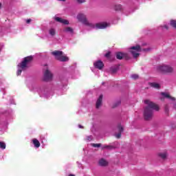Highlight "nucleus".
<instances>
[{"label": "nucleus", "mask_w": 176, "mask_h": 176, "mask_svg": "<svg viewBox=\"0 0 176 176\" xmlns=\"http://www.w3.org/2000/svg\"><path fill=\"white\" fill-rule=\"evenodd\" d=\"M1 47H0V52H1Z\"/></svg>", "instance_id": "nucleus-38"}, {"label": "nucleus", "mask_w": 176, "mask_h": 176, "mask_svg": "<svg viewBox=\"0 0 176 176\" xmlns=\"http://www.w3.org/2000/svg\"><path fill=\"white\" fill-rule=\"evenodd\" d=\"M170 25L173 27V28L176 29V21L175 20H170Z\"/></svg>", "instance_id": "nucleus-23"}, {"label": "nucleus", "mask_w": 176, "mask_h": 176, "mask_svg": "<svg viewBox=\"0 0 176 176\" xmlns=\"http://www.w3.org/2000/svg\"><path fill=\"white\" fill-rule=\"evenodd\" d=\"M76 18H77V20H78V21L83 23L84 25H86L89 28H90V27H93V23L87 20V17L86 16V14L83 13H79L78 14Z\"/></svg>", "instance_id": "nucleus-5"}, {"label": "nucleus", "mask_w": 176, "mask_h": 176, "mask_svg": "<svg viewBox=\"0 0 176 176\" xmlns=\"http://www.w3.org/2000/svg\"><path fill=\"white\" fill-rule=\"evenodd\" d=\"M104 56L105 57H107V58H109V56H111V52L107 53Z\"/></svg>", "instance_id": "nucleus-30"}, {"label": "nucleus", "mask_w": 176, "mask_h": 176, "mask_svg": "<svg viewBox=\"0 0 176 176\" xmlns=\"http://www.w3.org/2000/svg\"><path fill=\"white\" fill-rule=\"evenodd\" d=\"M119 104H120V102H118V104L119 105Z\"/></svg>", "instance_id": "nucleus-37"}, {"label": "nucleus", "mask_w": 176, "mask_h": 176, "mask_svg": "<svg viewBox=\"0 0 176 176\" xmlns=\"http://www.w3.org/2000/svg\"><path fill=\"white\" fill-rule=\"evenodd\" d=\"M95 68H98V69H102L104 68V63L101 60H98L94 63Z\"/></svg>", "instance_id": "nucleus-13"}, {"label": "nucleus", "mask_w": 176, "mask_h": 176, "mask_svg": "<svg viewBox=\"0 0 176 176\" xmlns=\"http://www.w3.org/2000/svg\"><path fill=\"white\" fill-rule=\"evenodd\" d=\"M31 21H32L31 19H29L26 20L27 24H30V23H31Z\"/></svg>", "instance_id": "nucleus-32"}, {"label": "nucleus", "mask_w": 176, "mask_h": 176, "mask_svg": "<svg viewBox=\"0 0 176 176\" xmlns=\"http://www.w3.org/2000/svg\"><path fill=\"white\" fill-rule=\"evenodd\" d=\"M63 32L65 34H69V35H74V28L69 26H66L63 28Z\"/></svg>", "instance_id": "nucleus-11"}, {"label": "nucleus", "mask_w": 176, "mask_h": 176, "mask_svg": "<svg viewBox=\"0 0 176 176\" xmlns=\"http://www.w3.org/2000/svg\"><path fill=\"white\" fill-rule=\"evenodd\" d=\"M102 104V95H100L96 101V108L98 109Z\"/></svg>", "instance_id": "nucleus-16"}, {"label": "nucleus", "mask_w": 176, "mask_h": 176, "mask_svg": "<svg viewBox=\"0 0 176 176\" xmlns=\"http://www.w3.org/2000/svg\"><path fill=\"white\" fill-rule=\"evenodd\" d=\"M91 146H94V148H100L101 144H92Z\"/></svg>", "instance_id": "nucleus-26"}, {"label": "nucleus", "mask_w": 176, "mask_h": 176, "mask_svg": "<svg viewBox=\"0 0 176 176\" xmlns=\"http://www.w3.org/2000/svg\"><path fill=\"white\" fill-rule=\"evenodd\" d=\"M78 127H79V129H83V126H82V125H78Z\"/></svg>", "instance_id": "nucleus-34"}, {"label": "nucleus", "mask_w": 176, "mask_h": 176, "mask_svg": "<svg viewBox=\"0 0 176 176\" xmlns=\"http://www.w3.org/2000/svg\"><path fill=\"white\" fill-rule=\"evenodd\" d=\"M48 34L50 36H56V30L54 28H51L48 30Z\"/></svg>", "instance_id": "nucleus-17"}, {"label": "nucleus", "mask_w": 176, "mask_h": 176, "mask_svg": "<svg viewBox=\"0 0 176 176\" xmlns=\"http://www.w3.org/2000/svg\"><path fill=\"white\" fill-rule=\"evenodd\" d=\"M142 52V48L140 45L133 46L129 48V53H131L134 58L140 56V53Z\"/></svg>", "instance_id": "nucleus-6"}, {"label": "nucleus", "mask_w": 176, "mask_h": 176, "mask_svg": "<svg viewBox=\"0 0 176 176\" xmlns=\"http://www.w3.org/2000/svg\"><path fill=\"white\" fill-rule=\"evenodd\" d=\"M32 60V56L25 57L21 62V63L18 64L17 65V72L16 75L19 76L21 75L23 71H25L28 68V63Z\"/></svg>", "instance_id": "nucleus-2"}, {"label": "nucleus", "mask_w": 176, "mask_h": 176, "mask_svg": "<svg viewBox=\"0 0 176 176\" xmlns=\"http://www.w3.org/2000/svg\"><path fill=\"white\" fill-rule=\"evenodd\" d=\"M166 111H168L167 109H166Z\"/></svg>", "instance_id": "nucleus-39"}, {"label": "nucleus", "mask_w": 176, "mask_h": 176, "mask_svg": "<svg viewBox=\"0 0 176 176\" xmlns=\"http://www.w3.org/2000/svg\"><path fill=\"white\" fill-rule=\"evenodd\" d=\"M160 157H161L162 159H166V157H167V153L164 152V153H160L159 154Z\"/></svg>", "instance_id": "nucleus-22"}, {"label": "nucleus", "mask_w": 176, "mask_h": 176, "mask_svg": "<svg viewBox=\"0 0 176 176\" xmlns=\"http://www.w3.org/2000/svg\"><path fill=\"white\" fill-rule=\"evenodd\" d=\"M38 93L40 97H47V89L42 88L38 90Z\"/></svg>", "instance_id": "nucleus-12"}, {"label": "nucleus", "mask_w": 176, "mask_h": 176, "mask_svg": "<svg viewBox=\"0 0 176 176\" xmlns=\"http://www.w3.org/2000/svg\"><path fill=\"white\" fill-rule=\"evenodd\" d=\"M144 52H149V50H151V49L147 48V49H144L142 50Z\"/></svg>", "instance_id": "nucleus-33"}, {"label": "nucleus", "mask_w": 176, "mask_h": 176, "mask_svg": "<svg viewBox=\"0 0 176 176\" xmlns=\"http://www.w3.org/2000/svg\"><path fill=\"white\" fill-rule=\"evenodd\" d=\"M131 78H132L133 79H138V75H137V74H133V75L131 76Z\"/></svg>", "instance_id": "nucleus-28"}, {"label": "nucleus", "mask_w": 176, "mask_h": 176, "mask_svg": "<svg viewBox=\"0 0 176 176\" xmlns=\"http://www.w3.org/2000/svg\"><path fill=\"white\" fill-rule=\"evenodd\" d=\"M51 54H52L53 56L56 58V60H58V61H62L63 63L69 61V58L68 56L64 55V53L63 51H54L51 52Z\"/></svg>", "instance_id": "nucleus-4"}, {"label": "nucleus", "mask_w": 176, "mask_h": 176, "mask_svg": "<svg viewBox=\"0 0 176 176\" xmlns=\"http://www.w3.org/2000/svg\"><path fill=\"white\" fill-rule=\"evenodd\" d=\"M98 164L99 166H100L101 167H107L109 164L108 161L104 160L103 158L100 159L98 161Z\"/></svg>", "instance_id": "nucleus-14"}, {"label": "nucleus", "mask_w": 176, "mask_h": 176, "mask_svg": "<svg viewBox=\"0 0 176 176\" xmlns=\"http://www.w3.org/2000/svg\"><path fill=\"white\" fill-rule=\"evenodd\" d=\"M2 8V4L0 3V9Z\"/></svg>", "instance_id": "nucleus-36"}, {"label": "nucleus", "mask_w": 176, "mask_h": 176, "mask_svg": "<svg viewBox=\"0 0 176 176\" xmlns=\"http://www.w3.org/2000/svg\"><path fill=\"white\" fill-rule=\"evenodd\" d=\"M32 142L35 148H39V146H41V142H39L38 140L33 139Z\"/></svg>", "instance_id": "nucleus-20"}, {"label": "nucleus", "mask_w": 176, "mask_h": 176, "mask_svg": "<svg viewBox=\"0 0 176 176\" xmlns=\"http://www.w3.org/2000/svg\"><path fill=\"white\" fill-rule=\"evenodd\" d=\"M160 30H168V26L167 25H163L160 26Z\"/></svg>", "instance_id": "nucleus-25"}, {"label": "nucleus", "mask_w": 176, "mask_h": 176, "mask_svg": "<svg viewBox=\"0 0 176 176\" xmlns=\"http://www.w3.org/2000/svg\"><path fill=\"white\" fill-rule=\"evenodd\" d=\"M156 69L158 72L165 75H172V74H174V67L170 65H160L157 67Z\"/></svg>", "instance_id": "nucleus-3"}, {"label": "nucleus", "mask_w": 176, "mask_h": 176, "mask_svg": "<svg viewBox=\"0 0 176 176\" xmlns=\"http://www.w3.org/2000/svg\"><path fill=\"white\" fill-rule=\"evenodd\" d=\"M77 2L78 3H85V2H86V0H77Z\"/></svg>", "instance_id": "nucleus-29"}, {"label": "nucleus", "mask_w": 176, "mask_h": 176, "mask_svg": "<svg viewBox=\"0 0 176 176\" xmlns=\"http://www.w3.org/2000/svg\"><path fill=\"white\" fill-rule=\"evenodd\" d=\"M114 10L117 12H122V10H124V7L120 4H117L114 6Z\"/></svg>", "instance_id": "nucleus-18"}, {"label": "nucleus", "mask_w": 176, "mask_h": 176, "mask_svg": "<svg viewBox=\"0 0 176 176\" xmlns=\"http://www.w3.org/2000/svg\"><path fill=\"white\" fill-rule=\"evenodd\" d=\"M118 131L119 133L118 134H116V138H120L122 135V131H123V126H122V125H118Z\"/></svg>", "instance_id": "nucleus-19"}, {"label": "nucleus", "mask_w": 176, "mask_h": 176, "mask_svg": "<svg viewBox=\"0 0 176 176\" xmlns=\"http://www.w3.org/2000/svg\"><path fill=\"white\" fill-rule=\"evenodd\" d=\"M54 21L58 23H61V24H64L65 25H69V21L58 16H54Z\"/></svg>", "instance_id": "nucleus-9"}, {"label": "nucleus", "mask_w": 176, "mask_h": 176, "mask_svg": "<svg viewBox=\"0 0 176 176\" xmlns=\"http://www.w3.org/2000/svg\"><path fill=\"white\" fill-rule=\"evenodd\" d=\"M150 86L154 89H160V85L157 82H151L150 83Z\"/></svg>", "instance_id": "nucleus-21"}, {"label": "nucleus", "mask_w": 176, "mask_h": 176, "mask_svg": "<svg viewBox=\"0 0 176 176\" xmlns=\"http://www.w3.org/2000/svg\"><path fill=\"white\" fill-rule=\"evenodd\" d=\"M116 57L118 60H122V58H125L126 60H129V54L126 53L118 52L116 54Z\"/></svg>", "instance_id": "nucleus-10"}, {"label": "nucleus", "mask_w": 176, "mask_h": 176, "mask_svg": "<svg viewBox=\"0 0 176 176\" xmlns=\"http://www.w3.org/2000/svg\"><path fill=\"white\" fill-rule=\"evenodd\" d=\"M161 94L165 98H168V100H170L171 101H175V98L170 96V94L162 92Z\"/></svg>", "instance_id": "nucleus-15"}, {"label": "nucleus", "mask_w": 176, "mask_h": 176, "mask_svg": "<svg viewBox=\"0 0 176 176\" xmlns=\"http://www.w3.org/2000/svg\"><path fill=\"white\" fill-rule=\"evenodd\" d=\"M91 140H93V136L91 135L87 136L86 138V141H91Z\"/></svg>", "instance_id": "nucleus-27"}, {"label": "nucleus", "mask_w": 176, "mask_h": 176, "mask_svg": "<svg viewBox=\"0 0 176 176\" xmlns=\"http://www.w3.org/2000/svg\"><path fill=\"white\" fill-rule=\"evenodd\" d=\"M111 24L107 22H100L98 23H92V26H89V28H96V30H104L109 27Z\"/></svg>", "instance_id": "nucleus-8"}, {"label": "nucleus", "mask_w": 176, "mask_h": 176, "mask_svg": "<svg viewBox=\"0 0 176 176\" xmlns=\"http://www.w3.org/2000/svg\"><path fill=\"white\" fill-rule=\"evenodd\" d=\"M52 79L53 74L52 72H50V70H49L47 66H45L43 72V80H45V82H50V80H52Z\"/></svg>", "instance_id": "nucleus-7"}, {"label": "nucleus", "mask_w": 176, "mask_h": 176, "mask_svg": "<svg viewBox=\"0 0 176 176\" xmlns=\"http://www.w3.org/2000/svg\"><path fill=\"white\" fill-rule=\"evenodd\" d=\"M58 1H61L62 2H65V0H58Z\"/></svg>", "instance_id": "nucleus-35"}, {"label": "nucleus", "mask_w": 176, "mask_h": 176, "mask_svg": "<svg viewBox=\"0 0 176 176\" xmlns=\"http://www.w3.org/2000/svg\"><path fill=\"white\" fill-rule=\"evenodd\" d=\"M108 148H109V146L104 145L102 147V149H108Z\"/></svg>", "instance_id": "nucleus-31"}, {"label": "nucleus", "mask_w": 176, "mask_h": 176, "mask_svg": "<svg viewBox=\"0 0 176 176\" xmlns=\"http://www.w3.org/2000/svg\"><path fill=\"white\" fill-rule=\"evenodd\" d=\"M0 148L1 149H6V144L3 142H0Z\"/></svg>", "instance_id": "nucleus-24"}, {"label": "nucleus", "mask_w": 176, "mask_h": 176, "mask_svg": "<svg viewBox=\"0 0 176 176\" xmlns=\"http://www.w3.org/2000/svg\"><path fill=\"white\" fill-rule=\"evenodd\" d=\"M144 102L146 106L143 111V116L145 120H151L153 118V109L155 111H159V106L149 99L144 100Z\"/></svg>", "instance_id": "nucleus-1"}]
</instances>
